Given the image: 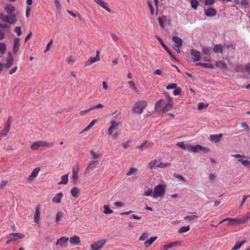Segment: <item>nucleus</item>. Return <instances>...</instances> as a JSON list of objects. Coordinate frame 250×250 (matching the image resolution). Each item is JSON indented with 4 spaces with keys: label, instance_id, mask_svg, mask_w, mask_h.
I'll return each mask as SVG.
<instances>
[{
    "label": "nucleus",
    "instance_id": "obj_57",
    "mask_svg": "<svg viewBox=\"0 0 250 250\" xmlns=\"http://www.w3.org/2000/svg\"><path fill=\"white\" fill-rule=\"evenodd\" d=\"M55 4L58 10H60L61 9L62 6L60 0H55Z\"/></svg>",
    "mask_w": 250,
    "mask_h": 250
},
{
    "label": "nucleus",
    "instance_id": "obj_27",
    "mask_svg": "<svg viewBox=\"0 0 250 250\" xmlns=\"http://www.w3.org/2000/svg\"><path fill=\"white\" fill-rule=\"evenodd\" d=\"M99 57H90V59L85 62V66H88L92 64L93 63L99 61Z\"/></svg>",
    "mask_w": 250,
    "mask_h": 250
},
{
    "label": "nucleus",
    "instance_id": "obj_29",
    "mask_svg": "<svg viewBox=\"0 0 250 250\" xmlns=\"http://www.w3.org/2000/svg\"><path fill=\"white\" fill-rule=\"evenodd\" d=\"M179 243V242L178 241H174V242L170 243L169 244H168L167 245H165L163 246L164 250H167L168 249L175 247L176 245H177Z\"/></svg>",
    "mask_w": 250,
    "mask_h": 250
},
{
    "label": "nucleus",
    "instance_id": "obj_41",
    "mask_svg": "<svg viewBox=\"0 0 250 250\" xmlns=\"http://www.w3.org/2000/svg\"><path fill=\"white\" fill-rule=\"evenodd\" d=\"M9 129H10L9 127L6 126L5 125L3 129L1 131V132H0V136L2 137V136H4L6 135L8 133Z\"/></svg>",
    "mask_w": 250,
    "mask_h": 250
},
{
    "label": "nucleus",
    "instance_id": "obj_26",
    "mask_svg": "<svg viewBox=\"0 0 250 250\" xmlns=\"http://www.w3.org/2000/svg\"><path fill=\"white\" fill-rule=\"evenodd\" d=\"M213 51L214 53H222L223 46L221 44H216L213 48Z\"/></svg>",
    "mask_w": 250,
    "mask_h": 250
},
{
    "label": "nucleus",
    "instance_id": "obj_52",
    "mask_svg": "<svg viewBox=\"0 0 250 250\" xmlns=\"http://www.w3.org/2000/svg\"><path fill=\"white\" fill-rule=\"evenodd\" d=\"M90 152L92 156L93 159H97L101 156V154L96 153V152L93 150H90Z\"/></svg>",
    "mask_w": 250,
    "mask_h": 250
},
{
    "label": "nucleus",
    "instance_id": "obj_55",
    "mask_svg": "<svg viewBox=\"0 0 250 250\" xmlns=\"http://www.w3.org/2000/svg\"><path fill=\"white\" fill-rule=\"evenodd\" d=\"M173 176L175 178H177L183 182H186V179L181 175L178 174L177 173H174Z\"/></svg>",
    "mask_w": 250,
    "mask_h": 250
},
{
    "label": "nucleus",
    "instance_id": "obj_38",
    "mask_svg": "<svg viewBox=\"0 0 250 250\" xmlns=\"http://www.w3.org/2000/svg\"><path fill=\"white\" fill-rule=\"evenodd\" d=\"M6 49V46L4 43L0 42V55H3Z\"/></svg>",
    "mask_w": 250,
    "mask_h": 250
},
{
    "label": "nucleus",
    "instance_id": "obj_24",
    "mask_svg": "<svg viewBox=\"0 0 250 250\" xmlns=\"http://www.w3.org/2000/svg\"><path fill=\"white\" fill-rule=\"evenodd\" d=\"M216 66L221 69H226L227 67L226 63L222 61H217L215 62Z\"/></svg>",
    "mask_w": 250,
    "mask_h": 250
},
{
    "label": "nucleus",
    "instance_id": "obj_63",
    "mask_svg": "<svg viewBox=\"0 0 250 250\" xmlns=\"http://www.w3.org/2000/svg\"><path fill=\"white\" fill-rule=\"evenodd\" d=\"M12 122V119H11V117H9L8 118V119L6 123L5 126L10 128Z\"/></svg>",
    "mask_w": 250,
    "mask_h": 250
},
{
    "label": "nucleus",
    "instance_id": "obj_59",
    "mask_svg": "<svg viewBox=\"0 0 250 250\" xmlns=\"http://www.w3.org/2000/svg\"><path fill=\"white\" fill-rule=\"evenodd\" d=\"M152 193V189H148L147 190H146L144 193V195L145 196H150L151 195V194Z\"/></svg>",
    "mask_w": 250,
    "mask_h": 250
},
{
    "label": "nucleus",
    "instance_id": "obj_60",
    "mask_svg": "<svg viewBox=\"0 0 250 250\" xmlns=\"http://www.w3.org/2000/svg\"><path fill=\"white\" fill-rule=\"evenodd\" d=\"M128 83L130 85V87L134 90L137 91V88L135 86V83L132 81L128 82Z\"/></svg>",
    "mask_w": 250,
    "mask_h": 250
},
{
    "label": "nucleus",
    "instance_id": "obj_40",
    "mask_svg": "<svg viewBox=\"0 0 250 250\" xmlns=\"http://www.w3.org/2000/svg\"><path fill=\"white\" fill-rule=\"evenodd\" d=\"M210 48L206 46L202 47V52L206 55H209L210 54Z\"/></svg>",
    "mask_w": 250,
    "mask_h": 250
},
{
    "label": "nucleus",
    "instance_id": "obj_8",
    "mask_svg": "<svg viewBox=\"0 0 250 250\" xmlns=\"http://www.w3.org/2000/svg\"><path fill=\"white\" fill-rule=\"evenodd\" d=\"M190 148L193 152H197L198 150H205V151H208V148L207 147H203L200 145H197L195 146L190 145L189 146Z\"/></svg>",
    "mask_w": 250,
    "mask_h": 250
},
{
    "label": "nucleus",
    "instance_id": "obj_25",
    "mask_svg": "<svg viewBox=\"0 0 250 250\" xmlns=\"http://www.w3.org/2000/svg\"><path fill=\"white\" fill-rule=\"evenodd\" d=\"M250 219V212L247 213L242 218L239 219V222L241 224H244V223L247 222Z\"/></svg>",
    "mask_w": 250,
    "mask_h": 250
},
{
    "label": "nucleus",
    "instance_id": "obj_30",
    "mask_svg": "<svg viewBox=\"0 0 250 250\" xmlns=\"http://www.w3.org/2000/svg\"><path fill=\"white\" fill-rule=\"evenodd\" d=\"M158 20L160 26L162 28H164L165 23L166 21V17L163 16L162 17H159V18H158Z\"/></svg>",
    "mask_w": 250,
    "mask_h": 250
},
{
    "label": "nucleus",
    "instance_id": "obj_48",
    "mask_svg": "<svg viewBox=\"0 0 250 250\" xmlns=\"http://www.w3.org/2000/svg\"><path fill=\"white\" fill-rule=\"evenodd\" d=\"M190 4L192 8L194 9H197V7L198 5V2L196 0H191Z\"/></svg>",
    "mask_w": 250,
    "mask_h": 250
},
{
    "label": "nucleus",
    "instance_id": "obj_45",
    "mask_svg": "<svg viewBox=\"0 0 250 250\" xmlns=\"http://www.w3.org/2000/svg\"><path fill=\"white\" fill-rule=\"evenodd\" d=\"M171 164L169 163H167L166 164H164L162 162H161L159 163V164L157 166V167H160V168H164L167 167H170L171 166Z\"/></svg>",
    "mask_w": 250,
    "mask_h": 250
},
{
    "label": "nucleus",
    "instance_id": "obj_35",
    "mask_svg": "<svg viewBox=\"0 0 250 250\" xmlns=\"http://www.w3.org/2000/svg\"><path fill=\"white\" fill-rule=\"evenodd\" d=\"M190 229V226H183L181 227L178 230V232L182 233H184L188 231Z\"/></svg>",
    "mask_w": 250,
    "mask_h": 250
},
{
    "label": "nucleus",
    "instance_id": "obj_31",
    "mask_svg": "<svg viewBox=\"0 0 250 250\" xmlns=\"http://www.w3.org/2000/svg\"><path fill=\"white\" fill-rule=\"evenodd\" d=\"M72 196L77 198L79 195V189L76 187H74L70 191Z\"/></svg>",
    "mask_w": 250,
    "mask_h": 250
},
{
    "label": "nucleus",
    "instance_id": "obj_6",
    "mask_svg": "<svg viewBox=\"0 0 250 250\" xmlns=\"http://www.w3.org/2000/svg\"><path fill=\"white\" fill-rule=\"evenodd\" d=\"M191 55L193 62H197L201 59V53L200 52L196 51L194 49H192Z\"/></svg>",
    "mask_w": 250,
    "mask_h": 250
},
{
    "label": "nucleus",
    "instance_id": "obj_61",
    "mask_svg": "<svg viewBox=\"0 0 250 250\" xmlns=\"http://www.w3.org/2000/svg\"><path fill=\"white\" fill-rule=\"evenodd\" d=\"M7 184V181L3 180L1 181L0 184V189H3Z\"/></svg>",
    "mask_w": 250,
    "mask_h": 250
},
{
    "label": "nucleus",
    "instance_id": "obj_58",
    "mask_svg": "<svg viewBox=\"0 0 250 250\" xmlns=\"http://www.w3.org/2000/svg\"><path fill=\"white\" fill-rule=\"evenodd\" d=\"M15 31L16 32L18 36H20L21 35V30L20 27L16 26L15 29Z\"/></svg>",
    "mask_w": 250,
    "mask_h": 250
},
{
    "label": "nucleus",
    "instance_id": "obj_51",
    "mask_svg": "<svg viewBox=\"0 0 250 250\" xmlns=\"http://www.w3.org/2000/svg\"><path fill=\"white\" fill-rule=\"evenodd\" d=\"M177 83H172L168 84L166 87V89L167 90H169V89H175L177 87Z\"/></svg>",
    "mask_w": 250,
    "mask_h": 250
},
{
    "label": "nucleus",
    "instance_id": "obj_17",
    "mask_svg": "<svg viewBox=\"0 0 250 250\" xmlns=\"http://www.w3.org/2000/svg\"><path fill=\"white\" fill-rule=\"evenodd\" d=\"M40 168L39 167L35 168L31 172V175L28 177V180L32 181L37 176Z\"/></svg>",
    "mask_w": 250,
    "mask_h": 250
},
{
    "label": "nucleus",
    "instance_id": "obj_44",
    "mask_svg": "<svg viewBox=\"0 0 250 250\" xmlns=\"http://www.w3.org/2000/svg\"><path fill=\"white\" fill-rule=\"evenodd\" d=\"M234 70L236 72H243L244 70V66L241 64L236 65L234 68Z\"/></svg>",
    "mask_w": 250,
    "mask_h": 250
},
{
    "label": "nucleus",
    "instance_id": "obj_21",
    "mask_svg": "<svg viewBox=\"0 0 250 250\" xmlns=\"http://www.w3.org/2000/svg\"><path fill=\"white\" fill-rule=\"evenodd\" d=\"M40 206L38 205L35 208V212L34 216V220L36 223H38L40 219Z\"/></svg>",
    "mask_w": 250,
    "mask_h": 250
},
{
    "label": "nucleus",
    "instance_id": "obj_64",
    "mask_svg": "<svg viewBox=\"0 0 250 250\" xmlns=\"http://www.w3.org/2000/svg\"><path fill=\"white\" fill-rule=\"evenodd\" d=\"M231 156L234 158H242L243 159L244 158H245L246 156L245 155H241V154H231Z\"/></svg>",
    "mask_w": 250,
    "mask_h": 250
},
{
    "label": "nucleus",
    "instance_id": "obj_20",
    "mask_svg": "<svg viewBox=\"0 0 250 250\" xmlns=\"http://www.w3.org/2000/svg\"><path fill=\"white\" fill-rule=\"evenodd\" d=\"M222 137L223 134L221 133L219 134L211 135L210 136V140L211 142L216 143L219 142Z\"/></svg>",
    "mask_w": 250,
    "mask_h": 250
},
{
    "label": "nucleus",
    "instance_id": "obj_12",
    "mask_svg": "<svg viewBox=\"0 0 250 250\" xmlns=\"http://www.w3.org/2000/svg\"><path fill=\"white\" fill-rule=\"evenodd\" d=\"M69 241L71 244L75 245H78L81 243L80 238L77 235H74L72 237H71L69 239Z\"/></svg>",
    "mask_w": 250,
    "mask_h": 250
},
{
    "label": "nucleus",
    "instance_id": "obj_42",
    "mask_svg": "<svg viewBox=\"0 0 250 250\" xmlns=\"http://www.w3.org/2000/svg\"><path fill=\"white\" fill-rule=\"evenodd\" d=\"M245 243V241H243L241 242H237L235 246L232 248L231 250H237L241 248L242 245Z\"/></svg>",
    "mask_w": 250,
    "mask_h": 250
},
{
    "label": "nucleus",
    "instance_id": "obj_3",
    "mask_svg": "<svg viewBox=\"0 0 250 250\" xmlns=\"http://www.w3.org/2000/svg\"><path fill=\"white\" fill-rule=\"evenodd\" d=\"M53 146V143H49L44 141H37L33 143L31 146V148L32 150H37L40 146Z\"/></svg>",
    "mask_w": 250,
    "mask_h": 250
},
{
    "label": "nucleus",
    "instance_id": "obj_15",
    "mask_svg": "<svg viewBox=\"0 0 250 250\" xmlns=\"http://www.w3.org/2000/svg\"><path fill=\"white\" fill-rule=\"evenodd\" d=\"M99 164V161L98 160H94V161H92L90 162L88 166L86 168L85 172L88 171L90 170L93 169Z\"/></svg>",
    "mask_w": 250,
    "mask_h": 250
},
{
    "label": "nucleus",
    "instance_id": "obj_2",
    "mask_svg": "<svg viewBox=\"0 0 250 250\" xmlns=\"http://www.w3.org/2000/svg\"><path fill=\"white\" fill-rule=\"evenodd\" d=\"M153 190V194L152 195L153 198L163 197L165 194L166 186L159 184L154 188Z\"/></svg>",
    "mask_w": 250,
    "mask_h": 250
},
{
    "label": "nucleus",
    "instance_id": "obj_36",
    "mask_svg": "<svg viewBox=\"0 0 250 250\" xmlns=\"http://www.w3.org/2000/svg\"><path fill=\"white\" fill-rule=\"evenodd\" d=\"M238 161L241 162L242 165L247 168H250V161L248 160H243V159H240L238 160Z\"/></svg>",
    "mask_w": 250,
    "mask_h": 250
},
{
    "label": "nucleus",
    "instance_id": "obj_49",
    "mask_svg": "<svg viewBox=\"0 0 250 250\" xmlns=\"http://www.w3.org/2000/svg\"><path fill=\"white\" fill-rule=\"evenodd\" d=\"M208 104L204 103H199L198 104V109H202L204 108H207L208 107Z\"/></svg>",
    "mask_w": 250,
    "mask_h": 250
},
{
    "label": "nucleus",
    "instance_id": "obj_53",
    "mask_svg": "<svg viewBox=\"0 0 250 250\" xmlns=\"http://www.w3.org/2000/svg\"><path fill=\"white\" fill-rule=\"evenodd\" d=\"M241 126L243 127L247 132H249L250 128L249 125L245 122H242L240 124Z\"/></svg>",
    "mask_w": 250,
    "mask_h": 250
},
{
    "label": "nucleus",
    "instance_id": "obj_22",
    "mask_svg": "<svg viewBox=\"0 0 250 250\" xmlns=\"http://www.w3.org/2000/svg\"><path fill=\"white\" fill-rule=\"evenodd\" d=\"M68 237H62L58 240L56 243V245H59L61 247H63L64 243L68 242Z\"/></svg>",
    "mask_w": 250,
    "mask_h": 250
},
{
    "label": "nucleus",
    "instance_id": "obj_5",
    "mask_svg": "<svg viewBox=\"0 0 250 250\" xmlns=\"http://www.w3.org/2000/svg\"><path fill=\"white\" fill-rule=\"evenodd\" d=\"M147 103L145 101H140L134 104L132 109H144Z\"/></svg>",
    "mask_w": 250,
    "mask_h": 250
},
{
    "label": "nucleus",
    "instance_id": "obj_37",
    "mask_svg": "<svg viewBox=\"0 0 250 250\" xmlns=\"http://www.w3.org/2000/svg\"><path fill=\"white\" fill-rule=\"evenodd\" d=\"M17 17L15 14L11 15L9 17V23L15 24L16 23Z\"/></svg>",
    "mask_w": 250,
    "mask_h": 250
},
{
    "label": "nucleus",
    "instance_id": "obj_10",
    "mask_svg": "<svg viewBox=\"0 0 250 250\" xmlns=\"http://www.w3.org/2000/svg\"><path fill=\"white\" fill-rule=\"evenodd\" d=\"M111 125L108 130V133L109 135H111L112 133L117 129V126L118 124L116 123V121L112 120L111 122Z\"/></svg>",
    "mask_w": 250,
    "mask_h": 250
},
{
    "label": "nucleus",
    "instance_id": "obj_16",
    "mask_svg": "<svg viewBox=\"0 0 250 250\" xmlns=\"http://www.w3.org/2000/svg\"><path fill=\"white\" fill-rule=\"evenodd\" d=\"M95 1L97 4H98L100 6L104 8L105 10H106L107 12L110 13L111 10L108 7L107 4L106 2H105L103 0H95Z\"/></svg>",
    "mask_w": 250,
    "mask_h": 250
},
{
    "label": "nucleus",
    "instance_id": "obj_19",
    "mask_svg": "<svg viewBox=\"0 0 250 250\" xmlns=\"http://www.w3.org/2000/svg\"><path fill=\"white\" fill-rule=\"evenodd\" d=\"M62 196L63 194L62 192L57 193L53 197L52 202L56 203H60Z\"/></svg>",
    "mask_w": 250,
    "mask_h": 250
},
{
    "label": "nucleus",
    "instance_id": "obj_47",
    "mask_svg": "<svg viewBox=\"0 0 250 250\" xmlns=\"http://www.w3.org/2000/svg\"><path fill=\"white\" fill-rule=\"evenodd\" d=\"M104 212L105 214H111L113 212V211L109 208V206L108 205H104Z\"/></svg>",
    "mask_w": 250,
    "mask_h": 250
},
{
    "label": "nucleus",
    "instance_id": "obj_4",
    "mask_svg": "<svg viewBox=\"0 0 250 250\" xmlns=\"http://www.w3.org/2000/svg\"><path fill=\"white\" fill-rule=\"evenodd\" d=\"M105 240H100L91 245L90 247L92 250H100L106 243Z\"/></svg>",
    "mask_w": 250,
    "mask_h": 250
},
{
    "label": "nucleus",
    "instance_id": "obj_7",
    "mask_svg": "<svg viewBox=\"0 0 250 250\" xmlns=\"http://www.w3.org/2000/svg\"><path fill=\"white\" fill-rule=\"evenodd\" d=\"M20 45V38H16L14 40V44L13 47V52L14 54H16L19 50Z\"/></svg>",
    "mask_w": 250,
    "mask_h": 250
},
{
    "label": "nucleus",
    "instance_id": "obj_9",
    "mask_svg": "<svg viewBox=\"0 0 250 250\" xmlns=\"http://www.w3.org/2000/svg\"><path fill=\"white\" fill-rule=\"evenodd\" d=\"M13 63V57L12 54L11 52H9L7 55L6 59V63L4 64L6 68L10 67Z\"/></svg>",
    "mask_w": 250,
    "mask_h": 250
},
{
    "label": "nucleus",
    "instance_id": "obj_23",
    "mask_svg": "<svg viewBox=\"0 0 250 250\" xmlns=\"http://www.w3.org/2000/svg\"><path fill=\"white\" fill-rule=\"evenodd\" d=\"M4 10L8 14H12L15 11V8L11 4H7L5 6Z\"/></svg>",
    "mask_w": 250,
    "mask_h": 250
},
{
    "label": "nucleus",
    "instance_id": "obj_14",
    "mask_svg": "<svg viewBox=\"0 0 250 250\" xmlns=\"http://www.w3.org/2000/svg\"><path fill=\"white\" fill-rule=\"evenodd\" d=\"M10 237L12 241H15L18 239H22L24 238V235L20 233H12L10 234Z\"/></svg>",
    "mask_w": 250,
    "mask_h": 250
},
{
    "label": "nucleus",
    "instance_id": "obj_43",
    "mask_svg": "<svg viewBox=\"0 0 250 250\" xmlns=\"http://www.w3.org/2000/svg\"><path fill=\"white\" fill-rule=\"evenodd\" d=\"M61 179H62V181L61 182H60L59 184H66L68 183V178L67 174H66L65 175L62 176Z\"/></svg>",
    "mask_w": 250,
    "mask_h": 250
},
{
    "label": "nucleus",
    "instance_id": "obj_34",
    "mask_svg": "<svg viewBox=\"0 0 250 250\" xmlns=\"http://www.w3.org/2000/svg\"><path fill=\"white\" fill-rule=\"evenodd\" d=\"M157 237H151L149 240H146L145 242V245L146 247H147L151 245L152 243L157 239Z\"/></svg>",
    "mask_w": 250,
    "mask_h": 250
},
{
    "label": "nucleus",
    "instance_id": "obj_32",
    "mask_svg": "<svg viewBox=\"0 0 250 250\" xmlns=\"http://www.w3.org/2000/svg\"><path fill=\"white\" fill-rule=\"evenodd\" d=\"M198 216L195 215H188L184 218V220L192 222L198 218Z\"/></svg>",
    "mask_w": 250,
    "mask_h": 250
},
{
    "label": "nucleus",
    "instance_id": "obj_18",
    "mask_svg": "<svg viewBox=\"0 0 250 250\" xmlns=\"http://www.w3.org/2000/svg\"><path fill=\"white\" fill-rule=\"evenodd\" d=\"M79 170V166L77 164L72 170V178L73 180H77L78 178V173Z\"/></svg>",
    "mask_w": 250,
    "mask_h": 250
},
{
    "label": "nucleus",
    "instance_id": "obj_11",
    "mask_svg": "<svg viewBox=\"0 0 250 250\" xmlns=\"http://www.w3.org/2000/svg\"><path fill=\"white\" fill-rule=\"evenodd\" d=\"M156 38L159 41V42H160L161 45L163 46V47H164V48L165 49V50L166 51H167V52L168 53V54L173 59H175L174 55H173V54L172 53V52H171V51L169 49V48H168V47L165 44V43L163 42V41L162 40V39L159 37V36H156Z\"/></svg>",
    "mask_w": 250,
    "mask_h": 250
},
{
    "label": "nucleus",
    "instance_id": "obj_39",
    "mask_svg": "<svg viewBox=\"0 0 250 250\" xmlns=\"http://www.w3.org/2000/svg\"><path fill=\"white\" fill-rule=\"evenodd\" d=\"M197 65L202 66L204 67L207 68L212 69L213 68V65L212 64L208 63L199 62L197 63Z\"/></svg>",
    "mask_w": 250,
    "mask_h": 250
},
{
    "label": "nucleus",
    "instance_id": "obj_28",
    "mask_svg": "<svg viewBox=\"0 0 250 250\" xmlns=\"http://www.w3.org/2000/svg\"><path fill=\"white\" fill-rule=\"evenodd\" d=\"M172 40L176 43L175 44L177 46H182V42H182V40L180 38H179L177 36H174L172 38Z\"/></svg>",
    "mask_w": 250,
    "mask_h": 250
},
{
    "label": "nucleus",
    "instance_id": "obj_50",
    "mask_svg": "<svg viewBox=\"0 0 250 250\" xmlns=\"http://www.w3.org/2000/svg\"><path fill=\"white\" fill-rule=\"evenodd\" d=\"M182 89L180 87H176L173 91V95L174 96H178L181 94Z\"/></svg>",
    "mask_w": 250,
    "mask_h": 250
},
{
    "label": "nucleus",
    "instance_id": "obj_33",
    "mask_svg": "<svg viewBox=\"0 0 250 250\" xmlns=\"http://www.w3.org/2000/svg\"><path fill=\"white\" fill-rule=\"evenodd\" d=\"M226 221H229V223H230V224H234V223H236V222H239V220H237L235 218H225V219L222 220V221H221L219 222V224H221L222 223H223L224 222H225Z\"/></svg>",
    "mask_w": 250,
    "mask_h": 250
},
{
    "label": "nucleus",
    "instance_id": "obj_13",
    "mask_svg": "<svg viewBox=\"0 0 250 250\" xmlns=\"http://www.w3.org/2000/svg\"><path fill=\"white\" fill-rule=\"evenodd\" d=\"M205 14L207 17H212L216 15V11L214 8H209L205 11Z\"/></svg>",
    "mask_w": 250,
    "mask_h": 250
},
{
    "label": "nucleus",
    "instance_id": "obj_54",
    "mask_svg": "<svg viewBox=\"0 0 250 250\" xmlns=\"http://www.w3.org/2000/svg\"><path fill=\"white\" fill-rule=\"evenodd\" d=\"M137 171V169L136 168L131 167L130 168L129 171L126 173L127 176H130L134 174Z\"/></svg>",
    "mask_w": 250,
    "mask_h": 250
},
{
    "label": "nucleus",
    "instance_id": "obj_46",
    "mask_svg": "<svg viewBox=\"0 0 250 250\" xmlns=\"http://www.w3.org/2000/svg\"><path fill=\"white\" fill-rule=\"evenodd\" d=\"M63 216V213L61 211H58L56 214V221L59 222L61 221L62 218Z\"/></svg>",
    "mask_w": 250,
    "mask_h": 250
},
{
    "label": "nucleus",
    "instance_id": "obj_56",
    "mask_svg": "<svg viewBox=\"0 0 250 250\" xmlns=\"http://www.w3.org/2000/svg\"><path fill=\"white\" fill-rule=\"evenodd\" d=\"M104 107V106L103 104H99L96 105H94L92 106H91L90 108H89L88 109H95L96 108H103Z\"/></svg>",
    "mask_w": 250,
    "mask_h": 250
},
{
    "label": "nucleus",
    "instance_id": "obj_62",
    "mask_svg": "<svg viewBox=\"0 0 250 250\" xmlns=\"http://www.w3.org/2000/svg\"><path fill=\"white\" fill-rule=\"evenodd\" d=\"M9 17L10 16H6L4 15L2 17L1 20L3 22L9 23Z\"/></svg>",
    "mask_w": 250,
    "mask_h": 250
},
{
    "label": "nucleus",
    "instance_id": "obj_1",
    "mask_svg": "<svg viewBox=\"0 0 250 250\" xmlns=\"http://www.w3.org/2000/svg\"><path fill=\"white\" fill-rule=\"evenodd\" d=\"M166 97L167 100V102L166 104L165 101L164 100H160L157 102H156L155 106V109L161 108L162 106L165 105L164 107L162 109H166V108H171L172 105L173 104L172 98L170 97L167 94V93H166Z\"/></svg>",
    "mask_w": 250,
    "mask_h": 250
}]
</instances>
